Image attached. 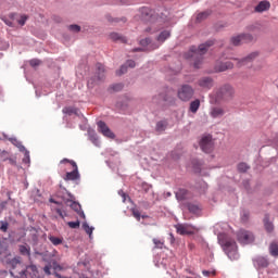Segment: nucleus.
I'll use <instances>...</instances> for the list:
<instances>
[{"label":"nucleus","mask_w":278,"mask_h":278,"mask_svg":"<svg viewBox=\"0 0 278 278\" xmlns=\"http://www.w3.org/2000/svg\"><path fill=\"white\" fill-rule=\"evenodd\" d=\"M230 42L233 45V47H240V45H242V35L240 34L231 37Z\"/></svg>","instance_id":"38"},{"label":"nucleus","mask_w":278,"mask_h":278,"mask_svg":"<svg viewBox=\"0 0 278 278\" xmlns=\"http://www.w3.org/2000/svg\"><path fill=\"white\" fill-rule=\"evenodd\" d=\"M202 274L204 275V277H216V270L210 271V270H203Z\"/></svg>","instance_id":"57"},{"label":"nucleus","mask_w":278,"mask_h":278,"mask_svg":"<svg viewBox=\"0 0 278 278\" xmlns=\"http://www.w3.org/2000/svg\"><path fill=\"white\" fill-rule=\"evenodd\" d=\"M237 240L241 244H253L255 242V235L250 230L240 229L237 232Z\"/></svg>","instance_id":"6"},{"label":"nucleus","mask_w":278,"mask_h":278,"mask_svg":"<svg viewBox=\"0 0 278 278\" xmlns=\"http://www.w3.org/2000/svg\"><path fill=\"white\" fill-rule=\"evenodd\" d=\"M211 118H223L225 116V109L219 106H212L210 110Z\"/></svg>","instance_id":"20"},{"label":"nucleus","mask_w":278,"mask_h":278,"mask_svg":"<svg viewBox=\"0 0 278 278\" xmlns=\"http://www.w3.org/2000/svg\"><path fill=\"white\" fill-rule=\"evenodd\" d=\"M175 197L177 201H186V199L188 198V189H178L177 191H175Z\"/></svg>","instance_id":"24"},{"label":"nucleus","mask_w":278,"mask_h":278,"mask_svg":"<svg viewBox=\"0 0 278 278\" xmlns=\"http://www.w3.org/2000/svg\"><path fill=\"white\" fill-rule=\"evenodd\" d=\"M63 114H66L67 116H73V114L75 116H77V118H79L83 124L79 125V129H81V131H86V129L88 128L86 125H88V118H86V116H84V113H81V111L75 106H65L62 110Z\"/></svg>","instance_id":"3"},{"label":"nucleus","mask_w":278,"mask_h":278,"mask_svg":"<svg viewBox=\"0 0 278 278\" xmlns=\"http://www.w3.org/2000/svg\"><path fill=\"white\" fill-rule=\"evenodd\" d=\"M20 253L22 255H28V257H29V255H30L29 245H21L20 247Z\"/></svg>","instance_id":"48"},{"label":"nucleus","mask_w":278,"mask_h":278,"mask_svg":"<svg viewBox=\"0 0 278 278\" xmlns=\"http://www.w3.org/2000/svg\"><path fill=\"white\" fill-rule=\"evenodd\" d=\"M12 165V166H16V157H7L3 159V162H8Z\"/></svg>","instance_id":"58"},{"label":"nucleus","mask_w":278,"mask_h":278,"mask_svg":"<svg viewBox=\"0 0 278 278\" xmlns=\"http://www.w3.org/2000/svg\"><path fill=\"white\" fill-rule=\"evenodd\" d=\"M68 30L73 31V34H79V31H81V26L77 24H72L68 26Z\"/></svg>","instance_id":"47"},{"label":"nucleus","mask_w":278,"mask_h":278,"mask_svg":"<svg viewBox=\"0 0 278 278\" xmlns=\"http://www.w3.org/2000/svg\"><path fill=\"white\" fill-rule=\"evenodd\" d=\"M56 214H59L61 218H66V212L62 211L61 208H56Z\"/></svg>","instance_id":"60"},{"label":"nucleus","mask_w":278,"mask_h":278,"mask_svg":"<svg viewBox=\"0 0 278 278\" xmlns=\"http://www.w3.org/2000/svg\"><path fill=\"white\" fill-rule=\"evenodd\" d=\"M191 164H192V168H193L194 173H201V167L203 166V161H201L199 159H193Z\"/></svg>","instance_id":"32"},{"label":"nucleus","mask_w":278,"mask_h":278,"mask_svg":"<svg viewBox=\"0 0 278 278\" xmlns=\"http://www.w3.org/2000/svg\"><path fill=\"white\" fill-rule=\"evenodd\" d=\"M125 64L128 68H136V61L134 60H127Z\"/></svg>","instance_id":"56"},{"label":"nucleus","mask_w":278,"mask_h":278,"mask_svg":"<svg viewBox=\"0 0 278 278\" xmlns=\"http://www.w3.org/2000/svg\"><path fill=\"white\" fill-rule=\"evenodd\" d=\"M270 10V1L262 0L254 8V12L257 14H262V12H268Z\"/></svg>","instance_id":"19"},{"label":"nucleus","mask_w":278,"mask_h":278,"mask_svg":"<svg viewBox=\"0 0 278 278\" xmlns=\"http://www.w3.org/2000/svg\"><path fill=\"white\" fill-rule=\"evenodd\" d=\"M237 168L239 173H247L251 167L247 163L242 162L238 164Z\"/></svg>","instance_id":"44"},{"label":"nucleus","mask_w":278,"mask_h":278,"mask_svg":"<svg viewBox=\"0 0 278 278\" xmlns=\"http://www.w3.org/2000/svg\"><path fill=\"white\" fill-rule=\"evenodd\" d=\"M256 263L258 266H261V268H267L268 266V260H266V257L256 258Z\"/></svg>","instance_id":"42"},{"label":"nucleus","mask_w":278,"mask_h":278,"mask_svg":"<svg viewBox=\"0 0 278 278\" xmlns=\"http://www.w3.org/2000/svg\"><path fill=\"white\" fill-rule=\"evenodd\" d=\"M257 55H260V53L255 51V52L248 54L247 56H244L242 59L232 58V60H235L237 62L238 68H242V66H247V64H249L250 62H253V60H255V58H257Z\"/></svg>","instance_id":"12"},{"label":"nucleus","mask_w":278,"mask_h":278,"mask_svg":"<svg viewBox=\"0 0 278 278\" xmlns=\"http://www.w3.org/2000/svg\"><path fill=\"white\" fill-rule=\"evenodd\" d=\"M263 223H264V227H265L266 231H268V233H270L275 229V226L273 225V222H270V215L269 214H265Z\"/></svg>","instance_id":"23"},{"label":"nucleus","mask_w":278,"mask_h":278,"mask_svg":"<svg viewBox=\"0 0 278 278\" xmlns=\"http://www.w3.org/2000/svg\"><path fill=\"white\" fill-rule=\"evenodd\" d=\"M176 231L179 233V236H190V231L188 230V226L184 224H177L176 226Z\"/></svg>","instance_id":"27"},{"label":"nucleus","mask_w":278,"mask_h":278,"mask_svg":"<svg viewBox=\"0 0 278 278\" xmlns=\"http://www.w3.org/2000/svg\"><path fill=\"white\" fill-rule=\"evenodd\" d=\"M70 207L76 212V214H78V216H80V218L86 219V213H84V210H81V204H79V202L75 201L74 199H72V201H70Z\"/></svg>","instance_id":"18"},{"label":"nucleus","mask_w":278,"mask_h":278,"mask_svg":"<svg viewBox=\"0 0 278 278\" xmlns=\"http://www.w3.org/2000/svg\"><path fill=\"white\" fill-rule=\"evenodd\" d=\"M211 14H212V10H206L198 13L197 23H202V21H205L208 16H211Z\"/></svg>","instance_id":"30"},{"label":"nucleus","mask_w":278,"mask_h":278,"mask_svg":"<svg viewBox=\"0 0 278 278\" xmlns=\"http://www.w3.org/2000/svg\"><path fill=\"white\" fill-rule=\"evenodd\" d=\"M9 265L11 266V268H18L21 267L22 263H21V257L16 256V257H13L9 261Z\"/></svg>","instance_id":"34"},{"label":"nucleus","mask_w":278,"mask_h":278,"mask_svg":"<svg viewBox=\"0 0 278 278\" xmlns=\"http://www.w3.org/2000/svg\"><path fill=\"white\" fill-rule=\"evenodd\" d=\"M29 236L33 242H38V229H36L35 227H31L29 229Z\"/></svg>","instance_id":"39"},{"label":"nucleus","mask_w":278,"mask_h":278,"mask_svg":"<svg viewBox=\"0 0 278 278\" xmlns=\"http://www.w3.org/2000/svg\"><path fill=\"white\" fill-rule=\"evenodd\" d=\"M98 125V131L105 136V138H111V140H114L116 138V135L110 129L108 124L103 121H99L97 123Z\"/></svg>","instance_id":"10"},{"label":"nucleus","mask_w":278,"mask_h":278,"mask_svg":"<svg viewBox=\"0 0 278 278\" xmlns=\"http://www.w3.org/2000/svg\"><path fill=\"white\" fill-rule=\"evenodd\" d=\"M60 164H71L73 167V170L67 172L63 177L64 181H79L81 179V175H79V167L75 161L63 159L60 161Z\"/></svg>","instance_id":"2"},{"label":"nucleus","mask_w":278,"mask_h":278,"mask_svg":"<svg viewBox=\"0 0 278 278\" xmlns=\"http://www.w3.org/2000/svg\"><path fill=\"white\" fill-rule=\"evenodd\" d=\"M220 92L224 97H233V87L231 85H224L220 88Z\"/></svg>","instance_id":"28"},{"label":"nucleus","mask_w":278,"mask_h":278,"mask_svg":"<svg viewBox=\"0 0 278 278\" xmlns=\"http://www.w3.org/2000/svg\"><path fill=\"white\" fill-rule=\"evenodd\" d=\"M123 88H125V85L117 83V84L111 85L110 90H112L113 92H121Z\"/></svg>","instance_id":"41"},{"label":"nucleus","mask_w":278,"mask_h":278,"mask_svg":"<svg viewBox=\"0 0 278 278\" xmlns=\"http://www.w3.org/2000/svg\"><path fill=\"white\" fill-rule=\"evenodd\" d=\"M20 278H36L38 277V267L34 264L26 266L25 269L18 271Z\"/></svg>","instance_id":"8"},{"label":"nucleus","mask_w":278,"mask_h":278,"mask_svg":"<svg viewBox=\"0 0 278 278\" xmlns=\"http://www.w3.org/2000/svg\"><path fill=\"white\" fill-rule=\"evenodd\" d=\"M9 226L10 224L8 223V220H0V231H3L5 233Z\"/></svg>","instance_id":"50"},{"label":"nucleus","mask_w":278,"mask_h":278,"mask_svg":"<svg viewBox=\"0 0 278 278\" xmlns=\"http://www.w3.org/2000/svg\"><path fill=\"white\" fill-rule=\"evenodd\" d=\"M269 253L273 257H278V244H271L269 247Z\"/></svg>","instance_id":"46"},{"label":"nucleus","mask_w":278,"mask_h":278,"mask_svg":"<svg viewBox=\"0 0 278 278\" xmlns=\"http://www.w3.org/2000/svg\"><path fill=\"white\" fill-rule=\"evenodd\" d=\"M154 41L151 40V38L147 37L144 39H141L139 41V45L142 49H144V51H155V49H152V45Z\"/></svg>","instance_id":"22"},{"label":"nucleus","mask_w":278,"mask_h":278,"mask_svg":"<svg viewBox=\"0 0 278 278\" xmlns=\"http://www.w3.org/2000/svg\"><path fill=\"white\" fill-rule=\"evenodd\" d=\"M186 206H187V210H189V212H190L191 214H199V212H200V210H201V207H199V204H194V203H192V202H188V203L186 204Z\"/></svg>","instance_id":"33"},{"label":"nucleus","mask_w":278,"mask_h":278,"mask_svg":"<svg viewBox=\"0 0 278 278\" xmlns=\"http://www.w3.org/2000/svg\"><path fill=\"white\" fill-rule=\"evenodd\" d=\"M49 240H50V242H52V244H62V239H60L58 237L50 236Z\"/></svg>","instance_id":"53"},{"label":"nucleus","mask_w":278,"mask_h":278,"mask_svg":"<svg viewBox=\"0 0 278 278\" xmlns=\"http://www.w3.org/2000/svg\"><path fill=\"white\" fill-rule=\"evenodd\" d=\"M198 86H200L202 90H212V88H214V78L204 76L198 80Z\"/></svg>","instance_id":"14"},{"label":"nucleus","mask_w":278,"mask_h":278,"mask_svg":"<svg viewBox=\"0 0 278 278\" xmlns=\"http://www.w3.org/2000/svg\"><path fill=\"white\" fill-rule=\"evenodd\" d=\"M163 100L165 103H168V105H175V102L177 101L174 97H164Z\"/></svg>","instance_id":"52"},{"label":"nucleus","mask_w":278,"mask_h":278,"mask_svg":"<svg viewBox=\"0 0 278 278\" xmlns=\"http://www.w3.org/2000/svg\"><path fill=\"white\" fill-rule=\"evenodd\" d=\"M89 140L94 144V147H101V141L99 140V135L96 131H89Z\"/></svg>","instance_id":"29"},{"label":"nucleus","mask_w":278,"mask_h":278,"mask_svg":"<svg viewBox=\"0 0 278 278\" xmlns=\"http://www.w3.org/2000/svg\"><path fill=\"white\" fill-rule=\"evenodd\" d=\"M29 64L33 66V68H36V66H40V64H42V61H40V59H31Z\"/></svg>","instance_id":"51"},{"label":"nucleus","mask_w":278,"mask_h":278,"mask_svg":"<svg viewBox=\"0 0 278 278\" xmlns=\"http://www.w3.org/2000/svg\"><path fill=\"white\" fill-rule=\"evenodd\" d=\"M55 197L56 199H61V201H63V203H66V204L71 203L72 199H75V195H73L71 191L62 187L55 192Z\"/></svg>","instance_id":"11"},{"label":"nucleus","mask_w":278,"mask_h":278,"mask_svg":"<svg viewBox=\"0 0 278 278\" xmlns=\"http://www.w3.org/2000/svg\"><path fill=\"white\" fill-rule=\"evenodd\" d=\"M67 225H68V227H71V229H77V228H79L80 222L79 220L68 222Z\"/></svg>","instance_id":"54"},{"label":"nucleus","mask_w":278,"mask_h":278,"mask_svg":"<svg viewBox=\"0 0 278 278\" xmlns=\"http://www.w3.org/2000/svg\"><path fill=\"white\" fill-rule=\"evenodd\" d=\"M167 127H168V121L163 119L156 123L155 129L156 131L162 132V131H166Z\"/></svg>","instance_id":"31"},{"label":"nucleus","mask_w":278,"mask_h":278,"mask_svg":"<svg viewBox=\"0 0 278 278\" xmlns=\"http://www.w3.org/2000/svg\"><path fill=\"white\" fill-rule=\"evenodd\" d=\"M9 140L14 144V147L18 148V151H25V146H23V142L16 139V137H11Z\"/></svg>","instance_id":"35"},{"label":"nucleus","mask_w":278,"mask_h":278,"mask_svg":"<svg viewBox=\"0 0 278 278\" xmlns=\"http://www.w3.org/2000/svg\"><path fill=\"white\" fill-rule=\"evenodd\" d=\"M142 51H146L144 48H142V46L132 49V52H134V53L142 52Z\"/></svg>","instance_id":"63"},{"label":"nucleus","mask_w":278,"mask_h":278,"mask_svg":"<svg viewBox=\"0 0 278 278\" xmlns=\"http://www.w3.org/2000/svg\"><path fill=\"white\" fill-rule=\"evenodd\" d=\"M214 39L200 43L199 47L191 46L189 51L185 54L186 60H193V67L201 68L203 66V55L210 51V47H214Z\"/></svg>","instance_id":"1"},{"label":"nucleus","mask_w":278,"mask_h":278,"mask_svg":"<svg viewBox=\"0 0 278 278\" xmlns=\"http://www.w3.org/2000/svg\"><path fill=\"white\" fill-rule=\"evenodd\" d=\"M127 64L124 63L123 65H121L119 70L116 71V75L121 76V75H125V73H127Z\"/></svg>","instance_id":"49"},{"label":"nucleus","mask_w":278,"mask_h":278,"mask_svg":"<svg viewBox=\"0 0 278 278\" xmlns=\"http://www.w3.org/2000/svg\"><path fill=\"white\" fill-rule=\"evenodd\" d=\"M233 68V62L226 61V62H218L214 66L215 73H225V71H231Z\"/></svg>","instance_id":"15"},{"label":"nucleus","mask_w":278,"mask_h":278,"mask_svg":"<svg viewBox=\"0 0 278 278\" xmlns=\"http://www.w3.org/2000/svg\"><path fill=\"white\" fill-rule=\"evenodd\" d=\"M255 29H256V26L253 25V24L247 26V30H248V31H255Z\"/></svg>","instance_id":"64"},{"label":"nucleus","mask_w":278,"mask_h":278,"mask_svg":"<svg viewBox=\"0 0 278 278\" xmlns=\"http://www.w3.org/2000/svg\"><path fill=\"white\" fill-rule=\"evenodd\" d=\"M199 146L203 153H212V151H214V139L212 138V135L203 136Z\"/></svg>","instance_id":"7"},{"label":"nucleus","mask_w":278,"mask_h":278,"mask_svg":"<svg viewBox=\"0 0 278 278\" xmlns=\"http://www.w3.org/2000/svg\"><path fill=\"white\" fill-rule=\"evenodd\" d=\"M83 229L87 235H89L90 240H92V231H94V227L88 225V222H84Z\"/></svg>","instance_id":"36"},{"label":"nucleus","mask_w":278,"mask_h":278,"mask_svg":"<svg viewBox=\"0 0 278 278\" xmlns=\"http://www.w3.org/2000/svg\"><path fill=\"white\" fill-rule=\"evenodd\" d=\"M139 18L142 23H155L157 21V14L149 7H142L139 9Z\"/></svg>","instance_id":"5"},{"label":"nucleus","mask_w":278,"mask_h":278,"mask_svg":"<svg viewBox=\"0 0 278 278\" xmlns=\"http://www.w3.org/2000/svg\"><path fill=\"white\" fill-rule=\"evenodd\" d=\"M170 30H162L159 36H156V41H153L151 49H160V46L164 45L168 38H170Z\"/></svg>","instance_id":"9"},{"label":"nucleus","mask_w":278,"mask_h":278,"mask_svg":"<svg viewBox=\"0 0 278 278\" xmlns=\"http://www.w3.org/2000/svg\"><path fill=\"white\" fill-rule=\"evenodd\" d=\"M51 268H53V270H62V266L55 262H52L50 265H46L43 267V273H46V275H51Z\"/></svg>","instance_id":"25"},{"label":"nucleus","mask_w":278,"mask_h":278,"mask_svg":"<svg viewBox=\"0 0 278 278\" xmlns=\"http://www.w3.org/2000/svg\"><path fill=\"white\" fill-rule=\"evenodd\" d=\"M224 253L228 255L229 260H238V245L236 244H223Z\"/></svg>","instance_id":"13"},{"label":"nucleus","mask_w":278,"mask_h":278,"mask_svg":"<svg viewBox=\"0 0 278 278\" xmlns=\"http://www.w3.org/2000/svg\"><path fill=\"white\" fill-rule=\"evenodd\" d=\"M109 38H111L113 42H122V45H127V37L116 31L110 33Z\"/></svg>","instance_id":"21"},{"label":"nucleus","mask_w":278,"mask_h":278,"mask_svg":"<svg viewBox=\"0 0 278 278\" xmlns=\"http://www.w3.org/2000/svg\"><path fill=\"white\" fill-rule=\"evenodd\" d=\"M241 40L244 43L253 42L255 40V37L249 33L241 34Z\"/></svg>","instance_id":"37"},{"label":"nucleus","mask_w":278,"mask_h":278,"mask_svg":"<svg viewBox=\"0 0 278 278\" xmlns=\"http://www.w3.org/2000/svg\"><path fill=\"white\" fill-rule=\"evenodd\" d=\"M105 78V66L101 63H97L96 75L92 77V81H102Z\"/></svg>","instance_id":"17"},{"label":"nucleus","mask_w":278,"mask_h":278,"mask_svg":"<svg viewBox=\"0 0 278 278\" xmlns=\"http://www.w3.org/2000/svg\"><path fill=\"white\" fill-rule=\"evenodd\" d=\"M106 20L109 21V23H127V17H122V18H118V17H112V15H106Z\"/></svg>","instance_id":"40"},{"label":"nucleus","mask_w":278,"mask_h":278,"mask_svg":"<svg viewBox=\"0 0 278 278\" xmlns=\"http://www.w3.org/2000/svg\"><path fill=\"white\" fill-rule=\"evenodd\" d=\"M177 97L184 103H188L194 97V88L188 84H184L177 90Z\"/></svg>","instance_id":"4"},{"label":"nucleus","mask_w":278,"mask_h":278,"mask_svg":"<svg viewBox=\"0 0 278 278\" xmlns=\"http://www.w3.org/2000/svg\"><path fill=\"white\" fill-rule=\"evenodd\" d=\"M132 216H135V218H136L137 220H140V218H141L140 212H139V211H136V210L132 211Z\"/></svg>","instance_id":"62"},{"label":"nucleus","mask_w":278,"mask_h":278,"mask_svg":"<svg viewBox=\"0 0 278 278\" xmlns=\"http://www.w3.org/2000/svg\"><path fill=\"white\" fill-rule=\"evenodd\" d=\"M8 257V248L5 245L0 244V260H5Z\"/></svg>","instance_id":"45"},{"label":"nucleus","mask_w":278,"mask_h":278,"mask_svg":"<svg viewBox=\"0 0 278 278\" xmlns=\"http://www.w3.org/2000/svg\"><path fill=\"white\" fill-rule=\"evenodd\" d=\"M199 108H201V100L195 99L190 102L189 112H191L192 114H197V112H199Z\"/></svg>","instance_id":"26"},{"label":"nucleus","mask_w":278,"mask_h":278,"mask_svg":"<svg viewBox=\"0 0 278 278\" xmlns=\"http://www.w3.org/2000/svg\"><path fill=\"white\" fill-rule=\"evenodd\" d=\"M27 15H21V18L17 21L18 25H21V27H23L25 25V23H27Z\"/></svg>","instance_id":"55"},{"label":"nucleus","mask_w":278,"mask_h":278,"mask_svg":"<svg viewBox=\"0 0 278 278\" xmlns=\"http://www.w3.org/2000/svg\"><path fill=\"white\" fill-rule=\"evenodd\" d=\"M136 0H119L122 5H131L135 3Z\"/></svg>","instance_id":"59"},{"label":"nucleus","mask_w":278,"mask_h":278,"mask_svg":"<svg viewBox=\"0 0 278 278\" xmlns=\"http://www.w3.org/2000/svg\"><path fill=\"white\" fill-rule=\"evenodd\" d=\"M24 153L23 164H31V159L29 157V150L25 148V151H21Z\"/></svg>","instance_id":"43"},{"label":"nucleus","mask_w":278,"mask_h":278,"mask_svg":"<svg viewBox=\"0 0 278 278\" xmlns=\"http://www.w3.org/2000/svg\"><path fill=\"white\" fill-rule=\"evenodd\" d=\"M214 233L217 236L218 244H236L226 232H216V228H214Z\"/></svg>","instance_id":"16"},{"label":"nucleus","mask_w":278,"mask_h":278,"mask_svg":"<svg viewBox=\"0 0 278 278\" xmlns=\"http://www.w3.org/2000/svg\"><path fill=\"white\" fill-rule=\"evenodd\" d=\"M241 220L243 223H247V220H249V212H243V214L241 215Z\"/></svg>","instance_id":"61"}]
</instances>
